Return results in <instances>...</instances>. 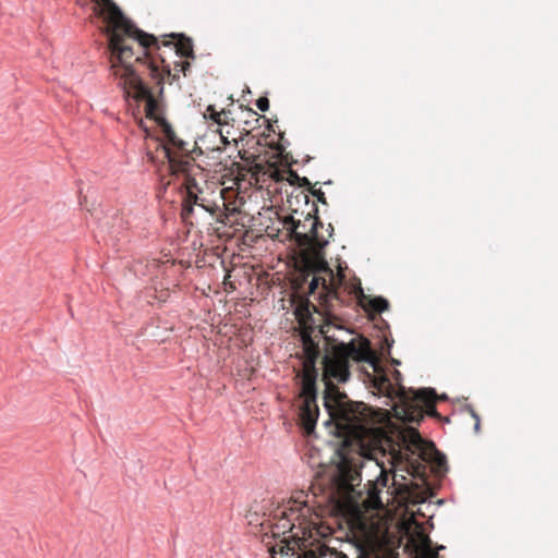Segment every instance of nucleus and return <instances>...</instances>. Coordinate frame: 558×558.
Instances as JSON below:
<instances>
[{
    "instance_id": "393cba45",
    "label": "nucleus",
    "mask_w": 558,
    "mask_h": 558,
    "mask_svg": "<svg viewBox=\"0 0 558 558\" xmlns=\"http://www.w3.org/2000/svg\"><path fill=\"white\" fill-rule=\"evenodd\" d=\"M293 220L295 221V219H294V218H293ZM296 222H300V226H299V228H298V231H299V232H305V231L303 230V229H305V228H304V226H302V225H301V221H300V220H296Z\"/></svg>"
},
{
    "instance_id": "9d476101",
    "label": "nucleus",
    "mask_w": 558,
    "mask_h": 558,
    "mask_svg": "<svg viewBox=\"0 0 558 558\" xmlns=\"http://www.w3.org/2000/svg\"><path fill=\"white\" fill-rule=\"evenodd\" d=\"M319 410L316 401H302L299 412V420L304 432L310 435L314 432Z\"/></svg>"
},
{
    "instance_id": "6ab92c4d",
    "label": "nucleus",
    "mask_w": 558,
    "mask_h": 558,
    "mask_svg": "<svg viewBox=\"0 0 558 558\" xmlns=\"http://www.w3.org/2000/svg\"><path fill=\"white\" fill-rule=\"evenodd\" d=\"M269 147L275 150L276 155H282L284 147L280 141L270 142Z\"/></svg>"
},
{
    "instance_id": "f3484780",
    "label": "nucleus",
    "mask_w": 558,
    "mask_h": 558,
    "mask_svg": "<svg viewBox=\"0 0 558 558\" xmlns=\"http://www.w3.org/2000/svg\"><path fill=\"white\" fill-rule=\"evenodd\" d=\"M314 197L317 198V201L324 205L327 204V199L325 196V193L322 191V189H315V186L311 187L308 191Z\"/></svg>"
},
{
    "instance_id": "f257e3e1",
    "label": "nucleus",
    "mask_w": 558,
    "mask_h": 558,
    "mask_svg": "<svg viewBox=\"0 0 558 558\" xmlns=\"http://www.w3.org/2000/svg\"><path fill=\"white\" fill-rule=\"evenodd\" d=\"M350 359L357 362H369L374 367L373 387L381 395L398 399L392 408L395 416L408 423H420L424 415L438 416L435 409L436 393L434 389L423 388L408 390L402 386V375L393 371L392 381L377 365L371 342L361 338L349 343H340L328 350L323 359V381L325 385L324 404L330 417L336 421L350 440L352 450L340 454L339 463L330 474L317 477L310 490L317 507H330L337 511H349L364 505L362 499L361 470L366 464L379 468L377 482L384 486L388 482V473L378 461L377 454L385 456L381 450L384 432L374 426L371 408L363 402L349 400L341 392L337 383H345L350 377Z\"/></svg>"
},
{
    "instance_id": "9b49d317",
    "label": "nucleus",
    "mask_w": 558,
    "mask_h": 558,
    "mask_svg": "<svg viewBox=\"0 0 558 558\" xmlns=\"http://www.w3.org/2000/svg\"><path fill=\"white\" fill-rule=\"evenodd\" d=\"M313 311H316V306L311 304L310 302L301 303L295 308V317L300 324V326L305 330V337H310V333L313 332L319 325L316 323V319L313 317Z\"/></svg>"
},
{
    "instance_id": "423d86ee",
    "label": "nucleus",
    "mask_w": 558,
    "mask_h": 558,
    "mask_svg": "<svg viewBox=\"0 0 558 558\" xmlns=\"http://www.w3.org/2000/svg\"><path fill=\"white\" fill-rule=\"evenodd\" d=\"M320 350L316 342L311 337L304 338V352H303V371H302V388L300 398L302 401H316L317 390L316 380L318 371L316 362L319 357Z\"/></svg>"
},
{
    "instance_id": "bb28decb",
    "label": "nucleus",
    "mask_w": 558,
    "mask_h": 558,
    "mask_svg": "<svg viewBox=\"0 0 558 558\" xmlns=\"http://www.w3.org/2000/svg\"><path fill=\"white\" fill-rule=\"evenodd\" d=\"M268 130L271 131L272 133H276V130L274 129L272 123H268Z\"/></svg>"
},
{
    "instance_id": "5701e85b",
    "label": "nucleus",
    "mask_w": 558,
    "mask_h": 558,
    "mask_svg": "<svg viewBox=\"0 0 558 558\" xmlns=\"http://www.w3.org/2000/svg\"><path fill=\"white\" fill-rule=\"evenodd\" d=\"M472 416H473V417L475 418V421H476V422H475V429H476V430H478V428H480V417H478V415H477L474 411H472Z\"/></svg>"
},
{
    "instance_id": "f03ea898",
    "label": "nucleus",
    "mask_w": 558,
    "mask_h": 558,
    "mask_svg": "<svg viewBox=\"0 0 558 558\" xmlns=\"http://www.w3.org/2000/svg\"><path fill=\"white\" fill-rule=\"evenodd\" d=\"M150 154L153 162L167 163L173 183L179 185L182 196L181 217L193 225L191 217L194 206L216 216L218 222L227 225L229 216L222 213L220 204L214 199L216 183H209L205 167H215L221 162L223 148L214 147L204 151L197 142H156Z\"/></svg>"
},
{
    "instance_id": "cd10ccee",
    "label": "nucleus",
    "mask_w": 558,
    "mask_h": 558,
    "mask_svg": "<svg viewBox=\"0 0 558 558\" xmlns=\"http://www.w3.org/2000/svg\"><path fill=\"white\" fill-rule=\"evenodd\" d=\"M374 502L381 505V502H380V500H379V497H378L377 495H376V497H375V501H374Z\"/></svg>"
},
{
    "instance_id": "1a4fd4ad",
    "label": "nucleus",
    "mask_w": 558,
    "mask_h": 558,
    "mask_svg": "<svg viewBox=\"0 0 558 558\" xmlns=\"http://www.w3.org/2000/svg\"><path fill=\"white\" fill-rule=\"evenodd\" d=\"M254 168L256 169L257 173L268 175V178L272 179L276 182L283 181L287 174L289 175L288 180L292 184L296 183L301 178L290 169L278 168L276 161L270 162L268 160H262L259 156L255 159Z\"/></svg>"
},
{
    "instance_id": "a878e982",
    "label": "nucleus",
    "mask_w": 558,
    "mask_h": 558,
    "mask_svg": "<svg viewBox=\"0 0 558 558\" xmlns=\"http://www.w3.org/2000/svg\"><path fill=\"white\" fill-rule=\"evenodd\" d=\"M284 549H290L289 545L287 544L286 546H281L280 547V553L283 554L284 553Z\"/></svg>"
},
{
    "instance_id": "2f4dec72",
    "label": "nucleus",
    "mask_w": 558,
    "mask_h": 558,
    "mask_svg": "<svg viewBox=\"0 0 558 558\" xmlns=\"http://www.w3.org/2000/svg\"><path fill=\"white\" fill-rule=\"evenodd\" d=\"M357 558H363V557L361 555H359Z\"/></svg>"
},
{
    "instance_id": "aec40b11",
    "label": "nucleus",
    "mask_w": 558,
    "mask_h": 558,
    "mask_svg": "<svg viewBox=\"0 0 558 558\" xmlns=\"http://www.w3.org/2000/svg\"><path fill=\"white\" fill-rule=\"evenodd\" d=\"M299 186L301 187H305L306 190H311V187H313L314 185H312L311 181L303 177V178H300L299 181L296 182Z\"/></svg>"
},
{
    "instance_id": "0eeeda50",
    "label": "nucleus",
    "mask_w": 558,
    "mask_h": 558,
    "mask_svg": "<svg viewBox=\"0 0 558 558\" xmlns=\"http://www.w3.org/2000/svg\"><path fill=\"white\" fill-rule=\"evenodd\" d=\"M204 118L211 121L209 123V129L213 133L218 134L220 140H229V137H231V140H243L241 134L238 137L235 136L238 129L230 123L228 112L225 110L217 111L214 106H208L204 113Z\"/></svg>"
},
{
    "instance_id": "4468645a",
    "label": "nucleus",
    "mask_w": 558,
    "mask_h": 558,
    "mask_svg": "<svg viewBox=\"0 0 558 558\" xmlns=\"http://www.w3.org/2000/svg\"><path fill=\"white\" fill-rule=\"evenodd\" d=\"M389 307V303L384 298H374L368 301L367 310L377 314H380L387 311Z\"/></svg>"
},
{
    "instance_id": "20e7f679",
    "label": "nucleus",
    "mask_w": 558,
    "mask_h": 558,
    "mask_svg": "<svg viewBox=\"0 0 558 558\" xmlns=\"http://www.w3.org/2000/svg\"><path fill=\"white\" fill-rule=\"evenodd\" d=\"M306 220L312 223L310 233L298 231L300 222L294 221L293 216L284 217L282 223L288 236L294 240L298 246L304 248L301 253L303 271L306 276L313 275L310 282V294L317 299L325 310H330L333 302H341L340 288L345 280L347 266L342 267L339 264L337 272H333L322 253L326 241H322L317 236V226H322V222L317 217L312 218L311 215L306 217Z\"/></svg>"
},
{
    "instance_id": "f8f14e48",
    "label": "nucleus",
    "mask_w": 558,
    "mask_h": 558,
    "mask_svg": "<svg viewBox=\"0 0 558 558\" xmlns=\"http://www.w3.org/2000/svg\"><path fill=\"white\" fill-rule=\"evenodd\" d=\"M300 509H295L290 507L289 510H281L276 517L278 521L274 525V535H279L280 533L286 534L287 532H293L296 527L295 521L300 520Z\"/></svg>"
},
{
    "instance_id": "ddd939ff",
    "label": "nucleus",
    "mask_w": 558,
    "mask_h": 558,
    "mask_svg": "<svg viewBox=\"0 0 558 558\" xmlns=\"http://www.w3.org/2000/svg\"><path fill=\"white\" fill-rule=\"evenodd\" d=\"M162 47L170 48L174 51L177 56L185 57V58H193L194 51H193V45L192 41L189 38H184L183 36H180L175 43L172 41H163Z\"/></svg>"
},
{
    "instance_id": "39448f33",
    "label": "nucleus",
    "mask_w": 558,
    "mask_h": 558,
    "mask_svg": "<svg viewBox=\"0 0 558 558\" xmlns=\"http://www.w3.org/2000/svg\"><path fill=\"white\" fill-rule=\"evenodd\" d=\"M93 14L92 22L108 37L110 47L119 60L125 61V57L132 56L130 45L138 39H154L150 36L140 35L135 31V25L128 20L119 7L112 0H92ZM144 41H140L143 44Z\"/></svg>"
},
{
    "instance_id": "412c9836",
    "label": "nucleus",
    "mask_w": 558,
    "mask_h": 558,
    "mask_svg": "<svg viewBox=\"0 0 558 558\" xmlns=\"http://www.w3.org/2000/svg\"><path fill=\"white\" fill-rule=\"evenodd\" d=\"M219 201L221 202V205L227 209V210H230L229 207L226 205L225 203V197H223V192H225V189H219Z\"/></svg>"
},
{
    "instance_id": "7ed1b4c3",
    "label": "nucleus",
    "mask_w": 558,
    "mask_h": 558,
    "mask_svg": "<svg viewBox=\"0 0 558 558\" xmlns=\"http://www.w3.org/2000/svg\"><path fill=\"white\" fill-rule=\"evenodd\" d=\"M140 35L150 36L154 39L145 38L140 44V39L131 46L132 56L125 57V61L119 60L113 53L108 40V48L110 50L111 70L114 76L120 77L124 88L137 101L145 102L146 117L157 120L160 113V107L157 99L158 95L163 93V83L167 81L169 84L179 80L178 71H181L184 76L189 71L191 64L189 61L175 62L174 73L171 72L170 65L166 63V59L160 51L161 46L158 39L150 34H147L135 26Z\"/></svg>"
},
{
    "instance_id": "b1692460",
    "label": "nucleus",
    "mask_w": 558,
    "mask_h": 558,
    "mask_svg": "<svg viewBox=\"0 0 558 558\" xmlns=\"http://www.w3.org/2000/svg\"><path fill=\"white\" fill-rule=\"evenodd\" d=\"M335 556H336V558H349L345 554L338 553V551H335Z\"/></svg>"
},
{
    "instance_id": "c756f323",
    "label": "nucleus",
    "mask_w": 558,
    "mask_h": 558,
    "mask_svg": "<svg viewBox=\"0 0 558 558\" xmlns=\"http://www.w3.org/2000/svg\"><path fill=\"white\" fill-rule=\"evenodd\" d=\"M230 278V275H227L225 278V284H227V279Z\"/></svg>"
},
{
    "instance_id": "dca6fc26",
    "label": "nucleus",
    "mask_w": 558,
    "mask_h": 558,
    "mask_svg": "<svg viewBox=\"0 0 558 558\" xmlns=\"http://www.w3.org/2000/svg\"><path fill=\"white\" fill-rule=\"evenodd\" d=\"M298 558H327V553L322 548H319V553L311 549L303 551L302 555H300Z\"/></svg>"
},
{
    "instance_id": "2eb2a0df",
    "label": "nucleus",
    "mask_w": 558,
    "mask_h": 558,
    "mask_svg": "<svg viewBox=\"0 0 558 558\" xmlns=\"http://www.w3.org/2000/svg\"><path fill=\"white\" fill-rule=\"evenodd\" d=\"M430 539L426 537L423 542V548L417 558H438V553L430 547Z\"/></svg>"
},
{
    "instance_id": "a211bd4d",
    "label": "nucleus",
    "mask_w": 558,
    "mask_h": 558,
    "mask_svg": "<svg viewBox=\"0 0 558 558\" xmlns=\"http://www.w3.org/2000/svg\"><path fill=\"white\" fill-rule=\"evenodd\" d=\"M256 107L260 111H267L269 109V100H268V98L267 97H259L256 100Z\"/></svg>"
},
{
    "instance_id": "7c9ffc66",
    "label": "nucleus",
    "mask_w": 558,
    "mask_h": 558,
    "mask_svg": "<svg viewBox=\"0 0 558 558\" xmlns=\"http://www.w3.org/2000/svg\"><path fill=\"white\" fill-rule=\"evenodd\" d=\"M223 145L230 144V142L223 141L221 142Z\"/></svg>"
},
{
    "instance_id": "6e6552de",
    "label": "nucleus",
    "mask_w": 558,
    "mask_h": 558,
    "mask_svg": "<svg viewBox=\"0 0 558 558\" xmlns=\"http://www.w3.org/2000/svg\"><path fill=\"white\" fill-rule=\"evenodd\" d=\"M402 441L408 450L413 454H417L423 460H428L430 452L435 450L434 445L425 441L417 429L413 427H409L403 432Z\"/></svg>"
},
{
    "instance_id": "c85d7f7f",
    "label": "nucleus",
    "mask_w": 558,
    "mask_h": 558,
    "mask_svg": "<svg viewBox=\"0 0 558 558\" xmlns=\"http://www.w3.org/2000/svg\"><path fill=\"white\" fill-rule=\"evenodd\" d=\"M278 135H279V140H280V141H283V133L278 132Z\"/></svg>"
},
{
    "instance_id": "4be33fe9",
    "label": "nucleus",
    "mask_w": 558,
    "mask_h": 558,
    "mask_svg": "<svg viewBox=\"0 0 558 558\" xmlns=\"http://www.w3.org/2000/svg\"><path fill=\"white\" fill-rule=\"evenodd\" d=\"M165 131H166L167 140H169V141L175 140L173 132L171 131V129L168 125L166 126Z\"/></svg>"
}]
</instances>
